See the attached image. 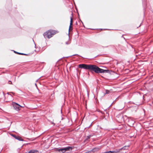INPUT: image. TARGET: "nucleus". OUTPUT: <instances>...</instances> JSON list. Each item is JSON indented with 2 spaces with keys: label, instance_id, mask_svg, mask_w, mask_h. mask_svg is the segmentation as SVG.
I'll return each mask as SVG.
<instances>
[{
  "label": "nucleus",
  "instance_id": "f257e3e1",
  "mask_svg": "<svg viewBox=\"0 0 153 153\" xmlns=\"http://www.w3.org/2000/svg\"><path fill=\"white\" fill-rule=\"evenodd\" d=\"M78 67L79 68H83L86 70L93 71L97 73H107L108 70H104L100 68L96 65H87L85 64H80L79 65Z\"/></svg>",
  "mask_w": 153,
  "mask_h": 153
},
{
  "label": "nucleus",
  "instance_id": "f03ea898",
  "mask_svg": "<svg viewBox=\"0 0 153 153\" xmlns=\"http://www.w3.org/2000/svg\"><path fill=\"white\" fill-rule=\"evenodd\" d=\"M57 33V32L55 30H50L45 33L43 35L45 38L50 39Z\"/></svg>",
  "mask_w": 153,
  "mask_h": 153
},
{
  "label": "nucleus",
  "instance_id": "7ed1b4c3",
  "mask_svg": "<svg viewBox=\"0 0 153 153\" xmlns=\"http://www.w3.org/2000/svg\"><path fill=\"white\" fill-rule=\"evenodd\" d=\"M12 105L14 109L17 111H19L21 107H24V106H21L18 103L14 102H12Z\"/></svg>",
  "mask_w": 153,
  "mask_h": 153
},
{
  "label": "nucleus",
  "instance_id": "20e7f679",
  "mask_svg": "<svg viewBox=\"0 0 153 153\" xmlns=\"http://www.w3.org/2000/svg\"><path fill=\"white\" fill-rule=\"evenodd\" d=\"M72 148L71 147L68 146L67 147H66L65 148H62L60 149H58V148L56 149L55 150L56 151H58L59 152H60L61 151L64 153L66 152V151H69L70 150H71Z\"/></svg>",
  "mask_w": 153,
  "mask_h": 153
},
{
  "label": "nucleus",
  "instance_id": "39448f33",
  "mask_svg": "<svg viewBox=\"0 0 153 153\" xmlns=\"http://www.w3.org/2000/svg\"><path fill=\"white\" fill-rule=\"evenodd\" d=\"M71 20H70V25L69 26V32L70 31V30H72V24H73V19L72 17H71L70 18Z\"/></svg>",
  "mask_w": 153,
  "mask_h": 153
},
{
  "label": "nucleus",
  "instance_id": "423d86ee",
  "mask_svg": "<svg viewBox=\"0 0 153 153\" xmlns=\"http://www.w3.org/2000/svg\"><path fill=\"white\" fill-rule=\"evenodd\" d=\"M37 151L36 150H32L30 151L28 153H36Z\"/></svg>",
  "mask_w": 153,
  "mask_h": 153
},
{
  "label": "nucleus",
  "instance_id": "0eeeda50",
  "mask_svg": "<svg viewBox=\"0 0 153 153\" xmlns=\"http://www.w3.org/2000/svg\"><path fill=\"white\" fill-rule=\"evenodd\" d=\"M16 139L19 140V141H23V139H22L21 137L19 136H17V138H16Z\"/></svg>",
  "mask_w": 153,
  "mask_h": 153
},
{
  "label": "nucleus",
  "instance_id": "6e6552de",
  "mask_svg": "<svg viewBox=\"0 0 153 153\" xmlns=\"http://www.w3.org/2000/svg\"><path fill=\"white\" fill-rule=\"evenodd\" d=\"M118 153V152H117L110 151L108 152H106L105 153Z\"/></svg>",
  "mask_w": 153,
  "mask_h": 153
},
{
  "label": "nucleus",
  "instance_id": "1a4fd4ad",
  "mask_svg": "<svg viewBox=\"0 0 153 153\" xmlns=\"http://www.w3.org/2000/svg\"><path fill=\"white\" fill-rule=\"evenodd\" d=\"M14 52H15V53H17L18 54H20V55H26V54H24L23 53H18V52H16V51H14Z\"/></svg>",
  "mask_w": 153,
  "mask_h": 153
},
{
  "label": "nucleus",
  "instance_id": "9d476101",
  "mask_svg": "<svg viewBox=\"0 0 153 153\" xmlns=\"http://www.w3.org/2000/svg\"><path fill=\"white\" fill-rule=\"evenodd\" d=\"M12 136L14 137L15 139H16V138H17V136H16L15 135H13V134H12Z\"/></svg>",
  "mask_w": 153,
  "mask_h": 153
},
{
  "label": "nucleus",
  "instance_id": "9b49d317",
  "mask_svg": "<svg viewBox=\"0 0 153 153\" xmlns=\"http://www.w3.org/2000/svg\"><path fill=\"white\" fill-rule=\"evenodd\" d=\"M109 91L108 90H106V94H109Z\"/></svg>",
  "mask_w": 153,
  "mask_h": 153
},
{
  "label": "nucleus",
  "instance_id": "f8f14e48",
  "mask_svg": "<svg viewBox=\"0 0 153 153\" xmlns=\"http://www.w3.org/2000/svg\"><path fill=\"white\" fill-rule=\"evenodd\" d=\"M98 150V149L96 148H95V149H93L92 150H93V152H94L95 150Z\"/></svg>",
  "mask_w": 153,
  "mask_h": 153
},
{
  "label": "nucleus",
  "instance_id": "ddd939ff",
  "mask_svg": "<svg viewBox=\"0 0 153 153\" xmlns=\"http://www.w3.org/2000/svg\"><path fill=\"white\" fill-rule=\"evenodd\" d=\"M9 84H12L11 81H9Z\"/></svg>",
  "mask_w": 153,
  "mask_h": 153
},
{
  "label": "nucleus",
  "instance_id": "4468645a",
  "mask_svg": "<svg viewBox=\"0 0 153 153\" xmlns=\"http://www.w3.org/2000/svg\"><path fill=\"white\" fill-rule=\"evenodd\" d=\"M126 146L124 147H123L122 148V149H125V148H126Z\"/></svg>",
  "mask_w": 153,
  "mask_h": 153
},
{
  "label": "nucleus",
  "instance_id": "2eb2a0df",
  "mask_svg": "<svg viewBox=\"0 0 153 153\" xmlns=\"http://www.w3.org/2000/svg\"><path fill=\"white\" fill-rule=\"evenodd\" d=\"M66 44H69V43H68L67 42H66Z\"/></svg>",
  "mask_w": 153,
  "mask_h": 153
},
{
  "label": "nucleus",
  "instance_id": "dca6fc26",
  "mask_svg": "<svg viewBox=\"0 0 153 153\" xmlns=\"http://www.w3.org/2000/svg\"><path fill=\"white\" fill-rule=\"evenodd\" d=\"M12 94H14V93H13V92H12Z\"/></svg>",
  "mask_w": 153,
  "mask_h": 153
},
{
  "label": "nucleus",
  "instance_id": "f3484780",
  "mask_svg": "<svg viewBox=\"0 0 153 153\" xmlns=\"http://www.w3.org/2000/svg\"><path fill=\"white\" fill-rule=\"evenodd\" d=\"M10 96H11V95H10Z\"/></svg>",
  "mask_w": 153,
  "mask_h": 153
},
{
  "label": "nucleus",
  "instance_id": "a211bd4d",
  "mask_svg": "<svg viewBox=\"0 0 153 153\" xmlns=\"http://www.w3.org/2000/svg\"><path fill=\"white\" fill-rule=\"evenodd\" d=\"M28 153H28H27V152H26V153Z\"/></svg>",
  "mask_w": 153,
  "mask_h": 153
}]
</instances>
